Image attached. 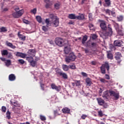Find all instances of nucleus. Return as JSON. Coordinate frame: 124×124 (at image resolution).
<instances>
[{"mask_svg":"<svg viewBox=\"0 0 124 124\" xmlns=\"http://www.w3.org/2000/svg\"><path fill=\"white\" fill-rule=\"evenodd\" d=\"M99 22L100 23V27L103 31V34L105 36H111L113 34V30L111 27V25L108 24L107 28L105 21L99 19Z\"/></svg>","mask_w":124,"mask_h":124,"instance_id":"f257e3e1","label":"nucleus"},{"mask_svg":"<svg viewBox=\"0 0 124 124\" xmlns=\"http://www.w3.org/2000/svg\"><path fill=\"white\" fill-rule=\"evenodd\" d=\"M46 24L47 26L50 27L51 26H53V27H58L59 22L57 19H55L54 21L51 20L49 18H46L45 20Z\"/></svg>","mask_w":124,"mask_h":124,"instance_id":"f03ea898","label":"nucleus"},{"mask_svg":"<svg viewBox=\"0 0 124 124\" xmlns=\"http://www.w3.org/2000/svg\"><path fill=\"white\" fill-rule=\"evenodd\" d=\"M76 60V56L74 54V53H70L68 56H66L65 59V62L67 63H69L71 62H74Z\"/></svg>","mask_w":124,"mask_h":124,"instance_id":"7ed1b4c3","label":"nucleus"},{"mask_svg":"<svg viewBox=\"0 0 124 124\" xmlns=\"http://www.w3.org/2000/svg\"><path fill=\"white\" fill-rule=\"evenodd\" d=\"M105 68L107 69L108 71H109L110 67L109 66V63H108L107 62H106L104 64H103L100 67L101 72L102 74H105V73H106V70H105Z\"/></svg>","mask_w":124,"mask_h":124,"instance_id":"20e7f679","label":"nucleus"},{"mask_svg":"<svg viewBox=\"0 0 124 124\" xmlns=\"http://www.w3.org/2000/svg\"><path fill=\"white\" fill-rule=\"evenodd\" d=\"M96 100L98 102V104L100 106H103L104 108H106L108 107V104L105 102V101L101 97L97 98Z\"/></svg>","mask_w":124,"mask_h":124,"instance_id":"39448f33","label":"nucleus"},{"mask_svg":"<svg viewBox=\"0 0 124 124\" xmlns=\"http://www.w3.org/2000/svg\"><path fill=\"white\" fill-rule=\"evenodd\" d=\"M114 27H115V30L117 32V36H124V33L122 30V28L119 27V24L115 23L114 24Z\"/></svg>","mask_w":124,"mask_h":124,"instance_id":"423d86ee","label":"nucleus"},{"mask_svg":"<svg viewBox=\"0 0 124 124\" xmlns=\"http://www.w3.org/2000/svg\"><path fill=\"white\" fill-rule=\"evenodd\" d=\"M24 14V10H19L17 12H14L12 15L14 18H20Z\"/></svg>","mask_w":124,"mask_h":124,"instance_id":"0eeeda50","label":"nucleus"},{"mask_svg":"<svg viewBox=\"0 0 124 124\" xmlns=\"http://www.w3.org/2000/svg\"><path fill=\"white\" fill-rule=\"evenodd\" d=\"M64 42V40H63L62 38H56L55 39V43L58 46L60 47H62L63 46V43Z\"/></svg>","mask_w":124,"mask_h":124,"instance_id":"6e6552de","label":"nucleus"},{"mask_svg":"<svg viewBox=\"0 0 124 124\" xmlns=\"http://www.w3.org/2000/svg\"><path fill=\"white\" fill-rule=\"evenodd\" d=\"M109 93H110V95L115 97V100H118L120 98V93H116L113 91H109Z\"/></svg>","mask_w":124,"mask_h":124,"instance_id":"1a4fd4ad","label":"nucleus"},{"mask_svg":"<svg viewBox=\"0 0 124 124\" xmlns=\"http://www.w3.org/2000/svg\"><path fill=\"white\" fill-rule=\"evenodd\" d=\"M51 88L52 90H55L56 92H60L61 91V86L58 85V86L56 85L55 83H52L51 85Z\"/></svg>","mask_w":124,"mask_h":124,"instance_id":"9d476101","label":"nucleus"},{"mask_svg":"<svg viewBox=\"0 0 124 124\" xmlns=\"http://www.w3.org/2000/svg\"><path fill=\"white\" fill-rule=\"evenodd\" d=\"M121 58H122V54H121V53L117 52L115 53V58L117 61H119L118 62V63H120V62H122V60H120Z\"/></svg>","mask_w":124,"mask_h":124,"instance_id":"9b49d317","label":"nucleus"},{"mask_svg":"<svg viewBox=\"0 0 124 124\" xmlns=\"http://www.w3.org/2000/svg\"><path fill=\"white\" fill-rule=\"evenodd\" d=\"M104 1L103 4L104 7H111V0H104Z\"/></svg>","mask_w":124,"mask_h":124,"instance_id":"f8f14e48","label":"nucleus"},{"mask_svg":"<svg viewBox=\"0 0 124 124\" xmlns=\"http://www.w3.org/2000/svg\"><path fill=\"white\" fill-rule=\"evenodd\" d=\"M16 55V57H20V58H22L23 59L26 58V57H27L26 54L20 52H17Z\"/></svg>","mask_w":124,"mask_h":124,"instance_id":"ddd939ff","label":"nucleus"},{"mask_svg":"<svg viewBox=\"0 0 124 124\" xmlns=\"http://www.w3.org/2000/svg\"><path fill=\"white\" fill-rule=\"evenodd\" d=\"M36 53V51H35V49H29L28 51V55H29V56H33V57L35 56Z\"/></svg>","mask_w":124,"mask_h":124,"instance_id":"4468645a","label":"nucleus"},{"mask_svg":"<svg viewBox=\"0 0 124 124\" xmlns=\"http://www.w3.org/2000/svg\"><path fill=\"white\" fill-rule=\"evenodd\" d=\"M11 104L12 105H13L15 107H20V104L18 103V101H13V100H11L10 101Z\"/></svg>","mask_w":124,"mask_h":124,"instance_id":"2eb2a0df","label":"nucleus"},{"mask_svg":"<svg viewBox=\"0 0 124 124\" xmlns=\"http://www.w3.org/2000/svg\"><path fill=\"white\" fill-rule=\"evenodd\" d=\"M9 81H13L16 80V76L13 74H11L9 76Z\"/></svg>","mask_w":124,"mask_h":124,"instance_id":"dca6fc26","label":"nucleus"},{"mask_svg":"<svg viewBox=\"0 0 124 124\" xmlns=\"http://www.w3.org/2000/svg\"><path fill=\"white\" fill-rule=\"evenodd\" d=\"M6 45H7L8 47H10V48H12V49L16 48V46H14L12 43L9 42L8 41H6Z\"/></svg>","mask_w":124,"mask_h":124,"instance_id":"f3484780","label":"nucleus"},{"mask_svg":"<svg viewBox=\"0 0 124 124\" xmlns=\"http://www.w3.org/2000/svg\"><path fill=\"white\" fill-rule=\"evenodd\" d=\"M62 112L64 113V114H69V113H70V109L66 107L62 109Z\"/></svg>","mask_w":124,"mask_h":124,"instance_id":"a211bd4d","label":"nucleus"},{"mask_svg":"<svg viewBox=\"0 0 124 124\" xmlns=\"http://www.w3.org/2000/svg\"><path fill=\"white\" fill-rule=\"evenodd\" d=\"M68 18L71 19L72 20H75V19H77V16L74 14H69L68 16Z\"/></svg>","mask_w":124,"mask_h":124,"instance_id":"6ab92c4d","label":"nucleus"},{"mask_svg":"<svg viewBox=\"0 0 124 124\" xmlns=\"http://www.w3.org/2000/svg\"><path fill=\"white\" fill-rule=\"evenodd\" d=\"M62 68L64 71H68L69 70V66L66 64L62 65Z\"/></svg>","mask_w":124,"mask_h":124,"instance_id":"aec40b11","label":"nucleus"},{"mask_svg":"<svg viewBox=\"0 0 124 124\" xmlns=\"http://www.w3.org/2000/svg\"><path fill=\"white\" fill-rule=\"evenodd\" d=\"M49 18H50V19L49 20H51L52 21H53L54 22V21H55V20H57L59 22V19L58 18H57V16H55L54 15L52 14L50 15L49 16Z\"/></svg>","mask_w":124,"mask_h":124,"instance_id":"412c9836","label":"nucleus"},{"mask_svg":"<svg viewBox=\"0 0 124 124\" xmlns=\"http://www.w3.org/2000/svg\"><path fill=\"white\" fill-rule=\"evenodd\" d=\"M114 46H118V47H121V46H123L122 45V42L120 41H115L114 42Z\"/></svg>","mask_w":124,"mask_h":124,"instance_id":"4be33fe9","label":"nucleus"},{"mask_svg":"<svg viewBox=\"0 0 124 124\" xmlns=\"http://www.w3.org/2000/svg\"><path fill=\"white\" fill-rule=\"evenodd\" d=\"M18 36L22 41H25L26 40V36L20 34L19 32L18 33Z\"/></svg>","mask_w":124,"mask_h":124,"instance_id":"5701e85b","label":"nucleus"},{"mask_svg":"<svg viewBox=\"0 0 124 124\" xmlns=\"http://www.w3.org/2000/svg\"><path fill=\"white\" fill-rule=\"evenodd\" d=\"M55 72L56 73L57 75H60L62 73V71L60 68H56L55 69Z\"/></svg>","mask_w":124,"mask_h":124,"instance_id":"b1692460","label":"nucleus"},{"mask_svg":"<svg viewBox=\"0 0 124 124\" xmlns=\"http://www.w3.org/2000/svg\"><path fill=\"white\" fill-rule=\"evenodd\" d=\"M60 76H61L63 79H68V76H67L66 73H63V72H62V73L60 75Z\"/></svg>","mask_w":124,"mask_h":124,"instance_id":"393cba45","label":"nucleus"},{"mask_svg":"<svg viewBox=\"0 0 124 124\" xmlns=\"http://www.w3.org/2000/svg\"><path fill=\"white\" fill-rule=\"evenodd\" d=\"M86 83L87 84V86H91L92 85V80L90 78H87L86 80Z\"/></svg>","mask_w":124,"mask_h":124,"instance_id":"a878e982","label":"nucleus"},{"mask_svg":"<svg viewBox=\"0 0 124 124\" xmlns=\"http://www.w3.org/2000/svg\"><path fill=\"white\" fill-rule=\"evenodd\" d=\"M64 51L65 54H67L69 53V52H70V47L68 46H66L64 47Z\"/></svg>","mask_w":124,"mask_h":124,"instance_id":"bb28decb","label":"nucleus"},{"mask_svg":"<svg viewBox=\"0 0 124 124\" xmlns=\"http://www.w3.org/2000/svg\"><path fill=\"white\" fill-rule=\"evenodd\" d=\"M88 40V36L87 35H85L82 38V44H85L86 41Z\"/></svg>","mask_w":124,"mask_h":124,"instance_id":"cd10ccee","label":"nucleus"},{"mask_svg":"<svg viewBox=\"0 0 124 124\" xmlns=\"http://www.w3.org/2000/svg\"><path fill=\"white\" fill-rule=\"evenodd\" d=\"M26 60L29 62L31 63L33 61V58L32 56H28L26 57Z\"/></svg>","mask_w":124,"mask_h":124,"instance_id":"c85d7f7f","label":"nucleus"},{"mask_svg":"<svg viewBox=\"0 0 124 124\" xmlns=\"http://www.w3.org/2000/svg\"><path fill=\"white\" fill-rule=\"evenodd\" d=\"M77 19L78 20H84L85 19V16L84 15L81 14L78 16H77Z\"/></svg>","mask_w":124,"mask_h":124,"instance_id":"c756f323","label":"nucleus"},{"mask_svg":"<svg viewBox=\"0 0 124 124\" xmlns=\"http://www.w3.org/2000/svg\"><path fill=\"white\" fill-rule=\"evenodd\" d=\"M6 119H7L8 120H10V119H11V113H10V112H9V111H8L7 112H6Z\"/></svg>","mask_w":124,"mask_h":124,"instance_id":"7c9ffc66","label":"nucleus"},{"mask_svg":"<svg viewBox=\"0 0 124 124\" xmlns=\"http://www.w3.org/2000/svg\"><path fill=\"white\" fill-rule=\"evenodd\" d=\"M0 32H5L7 31V29H6V27H2L0 28Z\"/></svg>","mask_w":124,"mask_h":124,"instance_id":"2f4dec72","label":"nucleus"},{"mask_svg":"<svg viewBox=\"0 0 124 124\" xmlns=\"http://www.w3.org/2000/svg\"><path fill=\"white\" fill-rule=\"evenodd\" d=\"M2 56H7L8 55V51L7 50H3L1 51Z\"/></svg>","mask_w":124,"mask_h":124,"instance_id":"473e14b6","label":"nucleus"},{"mask_svg":"<svg viewBox=\"0 0 124 124\" xmlns=\"http://www.w3.org/2000/svg\"><path fill=\"white\" fill-rule=\"evenodd\" d=\"M52 4V2H51V1L46 3V4L45 5L46 8H50V6H51Z\"/></svg>","mask_w":124,"mask_h":124,"instance_id":"72a5a7b5","label":"nucleus"},{"mask_svg":"<svg viewBox=\"0 0 124 124\" xmlns=\"http://www.w3.org/2000/svg\"><path fill=\"white\" fill-rule=\"evenodd\" d=\"M60 5L61 4L60 3H56L54 4V8H55V9H60Z\"/></svg>","mask_w":124,"mask_h":124,"instance_id":"f704fd0d","label":"nucleus"},{"mask_svg":"<svg viewBox=\"0 0 124 124\" xmlns=\"http://www.w3.org/2000/svg\"><path fill=\"white\" fill-rule=\"evenodd\" d=\"M36 19L39 23H41V22H42V18H41V16H37Z\"/></svg>","mask_w":124,"mask_h":124,"instance_id":"c9c22d12","label":"nucleus"},{"mask_svg":"<svg viewBox=\"0 0 124 124\" xmlns=\"http://www.w3.org/2000/svg\"><path fill=\"white\" fill-rule=\"evenodd\" d=\"M107 57L109 60H113V54L111 53H108Z\"/></svg>","mask_w":124,"mask_h":124,"instance_id":"e433bc0d","label":"nucleus"},{"mask_svg":"<svg viewBox=\"0 0 124 124\" xmlns=\"http://www.w3.org/2000/svg\"><path fill=\"white\" fill-rule=\"evenodd\" d=\"M30 64L31 66H32V67H34V66H35V64H36V61H34V60H33V61H31L30 63Z\"/></svg>","mask_w":124,"mask_h":124,"instance_id":"4c0bfd02","label":"nucleus"},{"mask_svg":"<svg viewBox=\"0 0 124 124\" xmlns=\"http://www.w3.org/2000/svg\"><path fill=\"white\" fill-rule=\"evenodd\" d=\"M6 65L7 66H9L11 64V60H6V62H5Z\"/></svg>","mask_w":124,"mask_h":124,"instance_id":"58836bf2","label":"nucleus"},{"mask_svg":"<svg viewBox=\"0 0 124 124\" xmlns=\"http://www.w3.org/2000/svg\"><path fill=\"white\" fill-rule=\"evenodd\" d=\"M124 19V16H117V20L118 22H121V21H123Z\"/></svg>","mask_w":124,"mask_h":124,"instance_id":"ea45409f","label":"nucleus"},{"mask_svg":"<svg viewBox=\"0 0 124 124\" xmlns=\"http://www.w3.org/2000/svg\"><path fill=\"white\" fill-rule=\"evenodd\" d=\"M40 119L43 122H44L45 121H46V117L42 115H40Z\"/></svg>","mask_w":124,"mask_h":124,"instance_id":"a19ab883","label":"nucleus"},{"mask_svg":"<svg viewBox=\"0 0 124 124\" xmlns=\"http://www.w3.org/2000/svg\"><path fill=\"white\" fill-rule=\"evenodd\" d=\"M88 17L90 21H93V14L89 13Z\"/></svg>","mask_w":124,"mask_h":124,"instance_id":"79ce46f5","label":"nucleus"},{"mask_svg":"<svg viewBox=\"0 0 124 124\" xmlns=\"http://www.w3.org/2000/svg\"><path fill=\"white\" fill-rule=\"evenodd\" d=\"M1 111L3 113H5V112H6V107L2 106L1 108Z\"/></svg>","mask_w":124,"mask_h":124,"instance_id":"37998d69","label":"nucleus"},{"mask_svg":"<svg viewBox=\"0 0 124 124\" xmlns=\"http://www.w3.org/2000/svg\"><path fill=\"white\" fill-rule=\"evenodd\" d=\"M69 68H70L71 69H76V66L74 64L72 65H70L69 66Z\"/></svg>","mask_w":124,"mask_h":124,"instance_id":"c03bdc74","label":"nucleus"},{"mask_svg":"<svg viewBox=\"0 0 124 124\" xmlns=\"http://www.w3.org/2000/svg\"><path fill=\"white\" fill-rule=\"evenodd\" d=\"M87 117H88V115L86 114H82L81 116V120H86Z\"/></svg>","mask_w":124,"mask_h":124,"instance_id":"a18cd8bd","label":"nucleus"},{"mask_svg":"<svg viewBox=\"0 0 124 124\" xmlns=\"http://www.w3.org/2000/svg\"><path fill=\"white\" fill-rule=\"evenodd\" d=\"M100 81L101 82V83H108V81L106 80L104 78H100Z\"/></svg>","mask_w":124,"mask_h":124,"instance_id":"49530a36","label":"nucleus"},{"mask_svg":"<svg viewBox=\"0 0 124 124\" xmlns=\"http://www.w3.org/2000/svg\"><path fill=\"white\" fill-rule=\"evenodd\" d=\"M105 13H106V14H108V15H109V16H110V12H111V10L107 9L106 10H105Z\"/></svg>","mask_w":124,"mask_h":124,"instance_id":"de8ad7c7","label":"nucleus"},{"mask_svg":"<svg viewBox=\"0 0 124 124\" xmlns=\"http://www.w3.org/2000/svg\"><path fill=\"white\" fill-rule=\"evenodd\" d=\"M98 114L99 117H103V112H102V110H101L98 112Z\"/></svg>","mask_w":124,"mask_h":124,"instance_id":"09e8293b","label":"nucleus"},{"mask_svg":"<svg viewBox=\"0 0 124 124\" xmlns=\"http://www.w3.org/2000/svg\"><path fill=\"white\" fill-rule=\"evenodd\" d=\"M18 62L21 64H24V63H25V61H24L23 59H19L18 60Z\"/></svg>","mask_w":124,"mask_h":124,"instance_id":"8fccbe9b","label":"nucleus"},{"mask_svg":"<svg viewBox=\"0 0 124 124\" xmlns=\"http://www.w3.org/2000/svg\"><path fill=\"white\" fill-rule=\"evenodd\" d=\"M36 11H37L36 8H34L33 10H31V13L35 15L36 14Z\"/></svg>","mask_w":124,"mask_h":124,"instance_id":"3c124183","label":"nucleus"},{"mask_svg":"<svg viewBox=\"0 0 124 124\" xmlns=\"http://www.w3.org/2000/svg\"><path fill=\"white\" fill-rule=\"evenodd\" d=\"M92 39L94 40L95 39H96V38H97V35H96V34H93L92 36Z\"/></svg>","mask_w":124,"mask_h":124,"instance_id":"603ef678","label":"nucleus"},{"mask_svg":"<svg viewBox=\"0 0 124 124\" xmlns=\"http://www.w3.org/2000/svg\"><path fill=\"white\" fill-rule=\"evenodd\" d=\"M13 8L15 11H18V10H19V7H18L17 6H14Z\"/></svg>","mask_w":124,"mask_h":124,"instance_id":"864d4df0","label":"nucleus"},{"mask_svg":"<svg viewBox=\"0 0 124 124\" xmlns=\"http://www.w3.org/2000/svg\"><path fill=\"white\" fill-rule=\"evenodd\" d=\"M54 114L55 116H60V114H59V112H58V110H54Z\"/></svg>","mask_w":124,"mask_h":124,"instance_id":"5fc2aeb1","label":"nucleus"},{"mask_svg":"<svg viewBox=\"0 0 124 124\" xmlns=\"http://www.w3.org/2000/svg\"><path fill=\"white\" fill-rule=\"evenodd\" d=\"M42 30L44 31H48V28H47L46 26H43Z\"/></svg>","mask_w":124,"mask_h":124,"instance_id":"6e6d98bb","label":"nucleus"},{"mask_svg":"<svg viewBox=\"0 0 124 124\" xmlns=\"http://www.w3.org/2000/svg\"><path fill=\"white\" fill-rule=\"evenodd\" d=\"M84 51L85 54H90V53H91V52H90V50L88 48L84 49Z\"/></svg>","mask_w":124,"mask_h":124,"instance_id":"4d7b16f0","label":"nucleus"},{"mask_svg":"<svg viewBox=\"0 0 124 124\" xmlns=\"http://www.w3.org/2000/svg\"><path fill=\"white\" fill-rule=\"evenodd\" d=\"M76 86H80V81L79 80H76L75 81Z\"/></svg>","mask_w":124,"mask_h":124,"instance_id":"13d9d810","label":"nucleus"},{"mask_svg":"<svg viewBox=\"0 0 124 124\" xmlns=\"http://www.w3.org/2000/svg\"><path fill=\"white\" fill-rule=\"evenodd\" d=\"M81 75L83 76V77H87V76H88V75L87 74V73L83 72H81Z\"/></svg>","mask_w":124,"mask_h":124,"instance_id":"bf43d9fd","label":"nucleus"},{"mask_svg":"<svg viewBox=\"0 0 124 124\" xmlns=\"http://www.w3.org/2000/svg\"><path fill=\"white\" fill-rule=\"evenodd\" d=\"M40 87L43 91H44V84L40 83Z\"/></svg>","mask_w":124,"mask_h":124,"instance_id":"052dcab7","label":"nucleus"},{"mask_svg":"<svg viewBox=\"0 0 124 124\" xmlns=\"http://www.w3.org/2000/svg\"><path fill=\"white\" fill-rule=\"evenodd\" d=\"M105 79H107V80H110V76H109L108 74H106Z\"/></svg>","mask_w":124,"mask_h":124,"instance_id":"680f3d73","label":"nucleus"},{"mask_svg":"<svg viewBox=\"0 0 124 124\" xmlns=\"http://www.w3.org/2000/svg\"><path fill=\"white\" fill-rule=\"evenodd\" d=\"M23 22L24 23V24H29V21L27 19H23Z\"/></svg>","mask_w":124,"mask_h":124,"instance_id":"e2e57ef3","label":"nucleus"},{"mask_svg":"<svg viewBox=\"0 0 124 124\" xmlns=\"http://www.w3.org/2000/svg\"><path fill=\"white\" fill-rule=\"evenodd\" d=\"M49 44H50L51 45H54V41L53 40H50L49 41Z\"/></svg>","mask_w":124,"mask_h":124,"instance_id":"0e129e2a","label":"nucleus"},{"mask_svg":"<svg viewBox=\"0 0 124 124\" xmlns=\"http://www.w3.org/2000/svg\"><path fill=\"white\" fill-rule=\"evenodd\" d=\"M91 64L92 65H95V64H96V62H95V61H92L91 62Z\"/></svg>","mask_w":124,"mask_h":124,"instance_id":"69168bd1","label":"nucleus"},{"mask_svg":"<svg viewBox=\"0 0 124 124\" xmlns=\"http://www.w3.org/2000/svg\"><path fill=\"white\" fill-rule=\"evenodd\" d=\"M68 24L69 25H73V24H74V22L72 21H70L69 22H68Z\"/></svg>","mask_w":124,"mask_h":124,"instance_id":"338daca9","label":"nucleus"},{"mask_svg":"<svg viewBox=\"0 0 124 124\" xmlns=\"http://www.w3.org/2000/svg\"><path fill=\"white\" fill-rule=\"evenodd\" d=\"M20 124H31V123H30V122H27L24 123H20Z\"/></svg>","mask_w":124,"mask_h":124,"instance_id":"774afa93","label":"nucleus"}]
</instances>
